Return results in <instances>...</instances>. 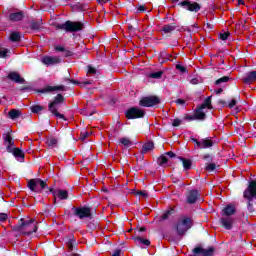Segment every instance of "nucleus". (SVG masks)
I'll list each match as a JSON object with an SVG mask.
<instances>
[{
	"instance_id": "nucleus-29",
	"label": "nucleus",
	"mask_w": 256,
	"mask_h": 256,
	"mask_svg": "<svg viewBox=\"0 0 256 256\" xmlns=\"http://www.w3.org/2000/svg\"><path fill=\"white\" fill-rule=\"evenodd\" d=\"M155 147V144L153 142L146 143L142 148V153H147L149 151H153V148Z\"/></svg>"
},
{
	"instance_id": "nucleus-14",
	"label": "nucleus",
	"mask_w": 256,
	"mask_h": 256,
	"mask_svg": "<svg viewBox=\"0 0 256 256\" xmlns=\"http://www.w3.org/2000/svg\"><path fill=\"white\" fill-rule=\"evenodd\" d=\"M41 61L44 65L47 66L59 65V63H61V58L58 56H44L42 57Z\"/></svg>"
},
{
	"instance_id": "nucleus-26",
	"label": "nucleus",
	"mask_w": 256,
	"mask_h": 256,
	"mask_svg": "<svg viewBox=\"0 0 256 256\" xmlns=\"http://www.w3.org/2000/svg\"><path fill=\"white\" fill-rule=\"evenodd\" d=\"M119 144L123 145L124 147H131V145H133V142H131V139L127 137H122L119 139Z\"/></svg>"
},
{
	"instance_id": "nucleus-39",
	"label": "nucleus",
	"mask_w": 256,
	"mask_h": 256,
	"mask_svg": "<svg viewBox=\"0 0 256 256\" xmlns=\"http://www.w3.org/2000/svg\"><path fill=\"white\" fill-rule=\"evenodd\" d=\"M9 219V215L7 213H0V223H5Z\"/></svg>"
},
{
	"instance_id": "nucleus-61",
	"label": "nucleus",
	"mask_w": 256,
	"mask_h": 256,
	"mask_svg": "<svg viewBox=\"0 0 256 256\" xmlns=\"http://www.w3.org/2000/svg\"><path fill=\"white\" fill-rule=\"evenodd\" d=\"M187 119H189L190 121H193V117L188 116Z\"/></svg>"
},
{
	"instance_id": "nucleus-27",
	"label": "nucleus",
	"mask_w": 256,
	"mask_h": 256,
	"mask_svg": "<svg viewBox=\"0 0 256 256\" xmlns=\"http://www.w3.org/2000/svg\"><path fill=\"white\" fill-rule=\"evenodd\" d=\"M43 25V22L39 21V22H35V21H32L30 23V29H32V31H39V29H41Z\"/></svg>"
},
{
	"instance_id": "nucleus-54",
	"label": "nucleus",
	"mask_w": 256,
	"mask_h": 256,
	"mask_svg": "<svg viewBox=\"0 0 256 256\" xmlns=\"http://www.w3.org/2000/svg\"><path fill=\"white\" fill-rule=\"evenodd\" d=\"M55 50H56V51H61V52H63V53H64V51H65V49L63 48V46H56V47H55Z\"/></svg>"
},
{
	"instance_id": "nucleus-38",
	"label": "nucleus",
	"mask_w": 256,
	"mask_h": 256,
	"mask_svg": "<svg viewBox=\"0 0 256 256\" xmlns=\"http://www.w3.org/2000/svg\"><path fill=\"white\" fill-rule=\"evenodd\" d=\"M70 83H73L74 85H80V87H85V85H91V82L87 81V82H83V83H79L75 80H70Z\"/></svg>"
},
{
	"instance_id": "nucleus-30",
	"label": "nucleus",
	"mask_w": 256,
	"mask_h": 256,
	"mask_svg": "<svg viewBox=\"0 0 256 256\" xmlns=\"http://www.w3.org/2000/svg\"><path fill=\"white\" fill-rule=\"evenodd\" d=\"M75 243V239L73 238L68 239V241L66 242L69 253L75 251Z\"/></svg>"
},
{
	"instance_id": "nucleus-53",
	"label": "nucleus",
	"mask_w": 256,
	"mask_h": 256,
	"mask_svg": "<svg viewBox=\"0 0 256 256\" xmlns=\"http://www.w3.org/2000/svg\"><path fill=\"white\" fill-rule=\"evenodd\" d=\"M190 83H191L192 85H197V84L199 83V79H197V78H192V79L190 80Z\"/></svg>"
},
{
	"instance_id": "nucleus-57",
	"label": "nucleus",
	"mask_w": 256,
	"mask_h": 256,
	"mask_svg": "<svg viewBox=\"0 0 256 256\" xmlns=\"http://www.w3.org/2000/svg\"><path fill=\"white\" fill-rule=\"evenodd\" d=\"M221 93H223V88L216 90V95H221Z\"/></svg>"
},
{
	"instance_id": "nucleus-17",
	"label": "nucleus",
	"mask_w": 256,
	"mask_h": 256,
	"mask_svg": "<svg viewBox=\"0 0 256 256\" xmlns=\"http://www.w3.org/2000/svg\"><path fill=\"white\" fill-rule=\"evenodd\" d=\"M243 82L246 83V85H251V83H255L256 81V71H251L245 74V76L242 78Z\"/></svg>"
},
{
	"instance_id": "nucleus-23",
	"label": "nucleus",
	"mask_w": 256,
	"mask_h": 256,
	"mask_svg": "<svg viewBox=\"0 0 256 256\" xmlns=\"http://www.w3.org/2000/svg\"><path fill=\"white\" fill-rule=\"evenodd\" d=\"M177 29V25L175 23L172 24H166L162 27L163 33H173Z\"/></svg>"
},
{
	"instance_id": "nucleus-59",
	"label": "nucleus",
	"mask_w": 256,
	"mask_h": 256,
	"mask_svg": "<svg viewBox=\"0 0 256 256\" xmlns=\"http://www.w3.org/2000/svg\"><path fill=\"white\" fill-rule=\"evenodd\" d=\"M238 5H245V2L243 0H238Z\"/></svg>"
},
{
	"instance_id": "nucleus-18",
	"label": "nucleus",
	"mask_w": 256,
	"mask_h": 256,
	"mask_svg": "<svg viewBox=\"0 0 256 256\" xmlns=\"http://www.w3.org/2000/svg\"><path fill=\"white\" fill-rule=\"evenodd\" d=\"M65 88L63 86H46L43 89L38 90V93H51L53 91H64Z\"/></svg>"
},
{
	"instance_id": "nucleus-11",
	"label": "nucleus",
	"mask_w": 256,
	"mask_h": 256,
	"mask_svg": "<svg viewBox=\"0 0 256 256\" xmlns=\"http://www.w3.org/2000/svg\"><path fill=\"white\" fill-rule=\"evenodd\" d=\"M193 143L196 144V147L198 149H210V147L213 145V140L209 138L197 140V138H192Z\"/></svg>"
},
{
	"instance_id": "nucleus-63",
	"label": "nucleus",
	"mask_w": 256,
	"mask_h": 256,
	"mask_svg": "<svg viewBox=\"0 0 256 256\" xmlns=\"http://www.w3.org/2000/svg\"><path fill=\"white\" fill-rule=\"evenodd\" d=\"M99 1V3H103V1H101V0H98Z\"/></svg>"
},
{
	"instance_id": "nucleus-46",
	"label": "nucleus",
	"mask_w": 256,
	"mask_h": 256,
	"mask_svg": "<svg viewBox=\"0 0 256 256\" xmlns=\"http://www.w3.org/2000/svg\"><path fill=\"white\" fill-rule=\"evenodd\" d=\"M176 69H177L178 71H180L181 73H185V72L187 71V69L184 68V66H182L181 64H177V65H176Z\"/></svg>"
},
{
	"instance_id": "nucleus-25",
	"label": "nucleus",
	"mask_w": 256,
	"mask_h": 256,
	"mask_svg": "<svg viewBox=\"0 0 256 256\" xmlns=\"http://www.w3.org/2000/svg\"><path fill=\"white\" fill-rule=\"evenodd\" d=\"M134 241L137 245H146V247H149V245H151V241L143 239L141 237L134 238Z\"/></svg>"
},
{
	"instance_id": "nucleus-40",
	"label": "nucleus",
	"mask_w": 256,
	"mask_h": 256,
	"mask_svg": "<svg viewBox=\"0 0 256 256\" xmlns=\"http://www.w3.org/2000/svg\"><path fill=\"white\" fill-rule=\"evenodd\" d=\"M175 210L170 209L168 211H166L163 215H162V219H167L168 217H171V215L174 213Z\"/></svg>"
},
{
	"instance_id": "nucleus-33",
	"label": "nucleus",
	"mask_w": 256,
	"mask_h": 256,
	"mask_svg": "<svg viewBox=\"0 0 256 256\" xmlns=\"http://www.w3.org/2000/svg\"><path fill=\"white\" fill-rule=\"evenodd\" d=\"M180 161H182L184 169H186V170L191 169V165H192L191 160L181 157Z\"/></svg>"
},
{
	"instance_id": "nucleus-56",
	"label": "nucleus",
	"mask_w": 256,
	"mask_h": 256,
	"mask_svg": "<svg viewBox=\"0 0 256 256\" xmlns=\"http://www.w3.org/2000/svg\"><path fill=\"white\" fill-rule=\"evenodd\" d=\"M138 11H139V13H142L143 11H145V6L140 5V6L138 7Z\"/></svg>"
},
{
	"instance_id": "nucleus-62",
	"label": "nucleus",
	"mask_w": 256,
	"mask_h": 256,
	"mask_svg": "<svg viewBox=\"0 0 256 256\" xmlns=\"http://www.w3.org/2000/svg\"><path fill=\"white\" fill-rule=\"evenodd\" d=\"M207 27H210V29H212L211 24H209V23L207 24Z\"/></svg>"
},
{
	"instance_id": "nucleus-48",
	"label": "nucleus",
	"mask_w": 256,
	"mask_h": 256,
	"mask_svg": "<svg viewBox=\"0 0 256 256\" xmlns=\"http://www.w3.org/2000/svg\"><path fill=\"white\" fill-rule=\"evenodd\" d=\"M136 195H139L140 197H147V191L138 190L136 191Z\"/></svg>"
},
{
	"instance_id": "nucleus-35",
	"label": "nucleus",
	"mask_w": 256,
	"mask_h": 256,
	"mask_svg": "<svg viewBox=\"0 0 256 256\" xmlns=\"http://www.w3.org/2000/svg\"><path fill=\"white\" fill-rule=\"evenodd\" d=\"M45 108L41 105H34L31 107L32 113H41Z\"/></svg>"
},
{
	"instance_id": "nucleus-51",
	"label": "nucleus",
	"mask_w": 256,
	"mask_h": 256,
	"mask_svg": "<svg viewBox=\"0 0 256 256\" xmlns=\"http://www.w3.org/2000/svg\"><path fill=\"white\" fill-rule=\"evenodd\" d=\"M165 156H166V157H170V159H173V158L175 157V153H173V152H171V151H170V152H166V153H165Z\"/></svg>"
},
{
	"instance_id": "nucleus-41",
	"label": "nucleus",
	"mask_w": 256,
	"mask_h": 256,
	"mask_svg": "<svg viewBox=\"0 0 256 256\" xmlns=\"http://www.w3.org/2000/svg\"><path fill=\"white\" fill-rule=\"evenodd\" d=\"M229 35H230L229 32L221 33V34H220V39H221L222 41H227V39H229Z\"/></svg>"
},
{
	"instance_id": "nucleus-49",
	"label": "nucleus",
	"mask_w": 256,
	"mask_h": 256,
	"mask_svg": "<svg viewBox=\"0 0 256 256\" xmlns=\"http://www.w3.org/2000/svg\"><path fill=\"white\" fill-rule=\"evenodd\" d=\"M73 51L71 50H64V57H72Z\"/></svg>"
},
{
	"instance_id": "nucleus-9",
	"label": "nucleus",
	"mask_w": 256,
	"mask_h": 256,
	"mask_svg": "<svg viewBox=\"0 0 256 256\" xmlns=\"http://www.w3.org/2000/svg\"><path fill=\"white\" fill-rule=\"evenodd\" d=\"M127 119H140L145 116V111L141 108L133 107L125 113Z\"/></svg>"
},
{
	"instance_id": "nucleus-2",
	"label": "nucleus",
	"mask_w": 256,
	"mask_h": 256,
	"mask_svg": "<svg viewBox=\"0 0 256 256\" xmlns=\"http://www.w3.org/2000/svg\"><path fill=\"white\" fill-rule=\"evenodd\" d=\"M56 29H62L68 33H75L77 31H82L83 23L66 21L65 23L56 25Z\"/></svg>"
},
{
	"instance_id": "nucleus-45",
	"label": "nucleus",
	"mask_w": 256,
	"mask_h": 256,
	"mask_svg": "<svg viewBox=\"0 0 256 256\" xmlns=\"http://www.w3.org/2000/svg\"><path fill=\"white\" fill-rule=\"evenodd\" d=\"M88 75H95V73H97V69L91 67V66H88Z\"/></svg>"
},
{
	"instance_id": "nucleus-31",
	"label": "nucleus",
	"mask_w": 256,
	"mask_h": 256,
	"mask_svg": "<svg viewBox=\"0 0 256 256\" xmlns=\"http://www.w3.org/2000/svg\"><path fill=\"white\" fill-rule=\"evenodd\" d=\"M46 143L48 147H57L58 140L55 137L47 138Z\"/></svg>"
},
{
	"instance_id": "nucleus-52",
	"label": "nucleus",
	"mask_w": 256,
	"mask_h": 256,
	"mask_svg": "<svg viewBox=\"0 0 256 256\" xmlns=\"http://www.w3.org/2000/svg\"><path fill=\"white\" fill-rule=\"evenodd\" d=\"M175 103H176V105H185V100H183V99H177V100L175 101Z\"/></svg>"
},
{
	"instance_id": "nucleus-10",
	"label": "nucleus",
	"mask_w": 256,
	"mask_h": 256,
	"mask_svg": "<svg viewBox=\"0 0 256 256\" xmlns=\"http://www.w3.org/2000/svg\"><path fill=\"white\" fill-rule=\"evenodd\" d=\"M159 103V97L157 96L144 97L139 102L141 107H153L154 105H159Z\"/></svg>"
},
{
	"instance_id": "nucleus-3",
	"label": "nucleus",
	"mask_w": 256,
	"mask_h": 256,
	"mask_svg": "<svg viewBox=\"0 0 256 256\" xmlns=\"http://www.w3.org/2000/svg\"><path fill=\"white\" fill-rule=\"evenodd\" d=\"M244 197L245 199H248V210L250 211V213H253V204H251V201H253V199H256V182L255 181H251L249 183L248 188L244 191Z\"/></svg>"
},
{
	"instance_id": "nucleus-50",
	"label": "nucleus",
	"mask_w": 256,
	"mask_h": 256,
	"mask_svg": "<svg viewBox=\"0 0 256 256\" xmlns=\"http://www.w3.org/2000/svg\"><path fill=\"white\" fill-rule=\"evenodd\" d=\"M12 140H13V138H11L10 135H6L5 138H4V141H5L6 145H7L8 143H11Z\"/></svg>"
},
{
	"instance_id": "nucleus-22",
	"label": "nucleus",
	"mask_w": 256,
	"mask_h": 256,
	"mask_svg": "<svg viewBox=\"0 0 256 256\" xmlns=\"http://www.w3.org/2000/svg\"><path fill=\"white\" fill-rule=\"evenodd\" d=\"M224 217H231V215H235V206L228 205L223 209Z\"/></svg>"
},
{
	"instance_id": "nucleus-16",
	"label": "nucleus",
	"mask_w": 256,
	"mask_h": 256,
	"mask_svg": "<svg viewBox=\"0 0 256 256\" xmlns=\"http://www.w3.org/2000/svg\"><path fill=\"white\" fill-rule=\"evenodd\" d=\"M221 225L223 226L224 229H232L233 228V223L234 220L231 218V216H223L221 219Z\"/></svg>"
},
{
	"instance_id": "nucleus-6",
	"label": "nucleus",
	"mask_w": 256,
	"mask_h": 256,
	"mask_svg": "<svg viewBox=\"0 0 256 256\" xmlns=\"http://www.w3.org/2000/svg\"><path fill=\"white\" fill-rule=\"evenodd\" d=\"M28 188L34 193H42L43 189H47V182L39 178L30 179L28 181Z\"/></svg>"
},
{
	"instance_id": "nucleus-47",
	"label": "nucleus",
	"mask_w": 256,
	"mask_h": 256,
	"mask_svg": "<svg viewBox=\"0 0 256 256\" xmlns=\"http://www.w3.org/2000/svg\"><path fill=\"white\" fill-rule=\"evenodd\" d=\"M206 171H215V164H207L206 165Z\"/></svg>"
},
{
	"instance_id": "nucleus-42",
	"label": "nucleus",
	"mask_w": 256,
	"mask_h": 256,
	"mask_svg": "<svg viewBox=\"0 0 256 256\" xmlns=\"http://www.w3.org/2000/svg\"><path fill=\"white\" fill-rule=\"evenodd\" d=\"M181 123H183V120L176 118L173 120L172 125H173V127H179V125H181Z\"/></svg>"
},
{
	"instance_id": "nucleus-13",
	"label": "nucleus",
	"mask_w": 256,
	"mask_h": 256,
	"mask_svg": "<svg viewBox=\"0 0 256 256\" xmlns=\"http://www.w3.org/2000/svg\"><path fill=\"white\" fill-rule=\"evenodd\" d=\"M180 5L184 7V9H187V11H194L195 13L201 9V6L197 2L183 1Z\"/></svg>"
},
{
	"instance_id": "nucleus-19",
	"label": "nucleus",
	"mask_w": 256,
	"mask_h": 256,
	"mask_svg": "<svg viewBox=\"0 0 256 256\" xmlns=\"http://www.w3.org/2000/svg\"><path fill=\"white\" fill-rule=\"evenodd\" d=\"M197 199H199V191L191 190L187 195V202L190 204L196 203Z\"/></svg>"
},
{
	"instance_id": "nucleus-15",
	"label": "nucleus",
	"mask_w": 256,
	"mask_h": 256,
	"mask_svg": "<svg viewBox=\"0 0 256 256\" xmlns=\"http://www.w3.org/2000/svg\"><path fill=\"white\" fill-rule=\"evenodd\" d=\"M7 151L8 153H12L17 161H23V159H25V154L23 153V150L19 148L8 146Z\"/></svg>"
},
{
	"instance_id": "nucleus-8",
	"label": "nucleus",
	"mask_w": 256,
	"mask_h": 256,
	"mask_svg": "<svg viewBox=\"0 0 256 256\" xmlns=\"http://www.w3.org/2000/svg\"><path fill=\"white\" fill-rule=\"evenodd\" d=\"M72 211L78 219H88L91 217V208L89 207H73Z\"/></svg>"
},
{
	"instance_id": "nucleus-32",
	"label": "nucleus",
	"mask_w": 256,
	"mask_h": 256,
	"mask_svg": "<svg viewBox=\"0 0 256 256\" xmlns=\"http://www.w3.org/2000/svg\"><path fill=\"white\" fill-rule=\"evenodd\" d=\"M148 77H150V79H161V77H163V71L152 72Z\"/></svg>"
},
{
	"instance_id": "nucleus-60",
	"label": "nucleus",
	"mask_w": 256,
	"mask_h": 256,
	"mask_svg": "<svg viewBox=\"0 0 256 256\" xmlns=\"http://www.w3.org/2000/svg\"><path fill=\"white\" fill-rule=\"evenodd\" d=\"M139 231H140L141 233H143V231H146V228H145V227H142V228L139 229Z\"/></svg>"
},
{
	"instance_id": "nucleus-1",
	"label": "nucleus",
	"mask_w": 256,
	"mask_h": 256,
	"mask_svg": "<svg viewBox=\"0 0 256 256\" xmlns=\"http://www.w3.org/2000/svg\"><path fill=\"white\" fill-rule=\"evenodd\" d=\"M38 222L31 218H22L19 220L18 224L13 226V231H18L21 235H31V233H37Z\"/></svg>"
},
{
	"instance_id": "nucleus-37",
	"label": "nucleus",
	"mask_w": 256,
	"mask_h": 256,
	"mask_svg": "<svg viewBox=\"0 0 256 256\" xmlns=\"http://www.w3.org/2000/svg\"><path fill=\"white\" fill-rule=\"evenodd\" d=\"M89 135H91L90 132L87 131H82L80 134V141H85V139H87V137H89Z\"/></svg>"
},
{
	"instance_id": "nucleus-12",
	"label": "nucleus",
	"mask_w": 256,
	"mask_h": 256,
	"mask_svg": "<svg viewBox=\"0 0 256 256\" xmlns=\"http://www.w3.org/2000/svg\"><path fill=\"white\" fill-rule=\"evenodd\" d=\"M50 193H53L54 195V203H57V199H60V200L69 199V192L67 190L50 189Z\"/></svg>"
},
{
	"instance_id": "nucleus-7",
	"label": "nucleus",
	"mask_w": 256,
	"mask_h": 256,
	"mask_svg": "<svg viewBox=\"0 0 256 256\" xmlns=\"http://www.w3.org/2000/svg\"><path fill=\"white\" fill-rule=\"evenodd\" d=\"M203 109H213V107L211 106V96L206 98L204 100V103L196 111L195 119H199L200 121H203V119H205L206 115H205V112H203Z\"/></svg>"
},
{
	"instance_id": "nucleus-36",
	"label": "nucleus",
	"mask_w": 256,
	"mask_h": 256,
	"mask_svg": "<svg viewBox=\"0 0 256 256\" xmlns=\"http://www.w3.org/2000/svg\"><path fill=\"white\" fill-rule=\"evenodd\" d=\"M227 81H229V76H224V77L216 80L215 84L221 85V83H227Z\"/></svg>"
},
{
	"instance_id": "nucleus-28",
	"label": "nucleus",
	"mask_w": 256,
	"mask_h": 256,
	"mask_svg": "<svg viewBox=\"0 0 256 256\" xmlns=\"http://www.w3.org/2000/svg\"><path fill=\"white\" fill-rule=\"evenodd\" d=\"M158 165H160L161 167H163V165H167V163H169V158H167V156L165 154H162L157 161Z\"/></svg>"
},
{
	"instance_id": "nucleus-44",
	"label": "nucleus",
	"mask_w": 256,
	"mask_h": 256,
	"mask_svg": "<svg viewBox=\"0 0 256 256\" xmlns=\"http://www.w3.org/2000/svg\"><path fill=\"white\" fill-rule=\"evenodd\" d=\"M235 105H237V99H232V100L228 103L227 107H229V109H233V107H235Z\"/></svg>"
},
{
	"instance_id": "nucleus-58",
	"label": "nucleus",
	"mask_w": 256,
	"mask_h": 256,
	"mask_svg": "<svg viewBox=\"0 0 256 256\" xmlns=\"http://www.w3.org/2000/svg\"><path fill=\"white\" fill-rule=\"evenodd\" d=\"M68 256H79V254H77V253H75V252H70V253L68 254Z\"/></svg>"
},
{
	"instance_id": "nucleus-21",
	"label": "nucleus",
	"mask_w": 256,
	"mask_h": 256,
	"mask_svg": "<svg viewBox=\"0 0 256 256\" xmlns=\"http://www.w3.org/2000/svg\"><path fill=\"white\" fill-rule=\"evenodd\" d=\"M23 17H25V15L23 14L22 11H20V12L11 13L9 16V19L10 21L17 22V21H23Z\"/></svg>"
},
{
	"instance_id": "nucleus-20",
	"label": "nucleus",
	"mask_w": 256,
	"mask_h": 256,
	"mask_svg": "<svg viewBox=\"0 0 256 256\" xmlns=\"http://www.w3.org/2000/svg\"><path fill=\"white\" fill-rule=\"evenodd\" d=\"M8 79H10V81H14L15 83H25V79L21 78V75H19L17 72H10L8 74Z\"/></svg>"
},
{
	"instance_id": "nucleus-55",
	"label": "nucleus",
	"mask_w": 256,
	"mask_h": 256,
	"mask_svg": "<svg viewBox=\"0 0 256 256\" xmlns=\"http://www.w3.org/2000/svg\"><path fill=\"white\" fill-rule=\"evenodd\" d=\"M14 144H15V142H14L13 140H10V142H8V143L6 144V148H8V147H13Z\"/></svg>"
},
{
	"instance_id": "nucleus-5",
	"label": "nucleus",
	"mask_w": 256,
	"mask_h": 256,
	"mask_svg": "<svg viewBox=\"0 0 256 256\" xmlns=\"http://www.w3.org/2000/svg\"><path fill=\"white\" fill-rule=\"evenodd\" d=\"M63 99V95L58 94L53 100V102H50L48 106L50 113H52V115H55V117H58L59 119L65 118L63 114L57 112V110L59 109V105H61V103L63 102Z\"/></svg>"
},
{
	"instance_id": "nucleus-43",
	"label": "nucleus",
	"mask_w": 256,
	"mask_h": 256,
	"mask_svg": "<svg viewBox=\"0 0 256 256\" xmlns=\"http://www.w3.org/2000/svg\"><path fill=\"white\" fill-rule=\"evenodd\" d=\"M9 53V49H2L0 50V57H2L3 59H5V57H7V54Z\"/></svg>"
},
{
	"instance_id": "nucleus-4",
	"label": "nucleus",
	"mask_w": 256,
	"mask_h": 256,
	"mask_svg": "<svg viewBox=\"0 0 256 256\" xmlns=\"http://www.w3.org/2000/svg\"><path fill=\"white\" fill-rule=\"evenodd\" d=\"M193 226V221L191 220V218L183 216L178 220L177 226H176V230L178 235H184L185 233H187V231H189V229H191V227Z\"/></svg>"
},
{
	"instance_id": "nucleus-34",
	"label": "nucleus",
	"mask_w": 256,
	"mask_h": 256,
	"mask_svg": "<svg viewBox=\"0 0 256 256\" xmlns=\"http://www.w3.org/2000/svg\"><path fill=\"white\" fill-rule=\"evenodd\" d=\"M10 40L16 42V41H21V34H19L18 32H12L10 34Z\"/></svg>"
},
{
	"instance_id": "nucleus-24",
	"label": "nucleus",
	"mask_w": 256,
	"mask_h": 256,
	"mask_svg": "<svg viewBox=\"0 0 256 256\" xmlns=\"http://www.w3.org/2000/svg\"><path fill=\"white\" fill-rule=\"evenodd\" d=\"M8 116L12 120L19 119V117H21V111L17 109H12L9 111Z\"/></svg>"
}]
</instances>
